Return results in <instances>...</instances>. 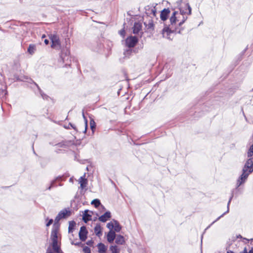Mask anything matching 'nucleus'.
Returning a JSON list of instances; mask_svg holds the SVG:
<instances>
[{
  "mask_svg": "<svg viewBox=\"0 0 253 253\" xmlns=\"http://www.w3.org/2000/svg\"><path fill=\"white\" fill-rule=\"evenodd\" d=\"M177 14H178V11H174L169 18L170 24L166 26L163 29L162 35L164 38L172 40L173 38L171 37V35L172 33H181L182 29L179 28L176 24V22L178 21V17L176 16Z\"/></svg>",
  "mask_w": 253,
  "mask_h": 253,
  "instance_id": "obj_1",
  "label": "nucleus"
},
{
  "mask_svg": "<svg viewBox=\"0 0 253 253\" xmlns=\"http://www.w3.org/2000/svg\"><path fill=\"white\" fill-rule=\"evenodd\" d=\"M58 227H53L51 235L50 240L51 242L49 244V246L47 248H50L55 253H62L61 250L60 243L58 241Z\"/></svg>",
  "mask_w": 253,
  "mask_h": 253,
  "instance_id": "obj_2",
  "label": "nucleus"
},
{
  "mask_svg": "<svg viewBox=\"0 0 253 253\" xmlns=\"http://www.w3.org/2000/svg\"><path fill=\"white\" fill-rule=\"evenodd\" d=\"M51 42V47L57 50L61 49V45L59 37L56 33L50 34L48 35Z\"/></svg>",
  "mask_w": 253,
  "mask_h": 253,
  "instance_id": "obj_3",
  "label": "nucleus"
},
{
  "mask_svg": "<svg viewBox=\"0 0 253 253\" xmlns=\"http://www.w3.org/2000/svg\"><path fill=\"white\" fill-rule=\"evenodd\" d=\"M71 214V211L70 210H67V209H64L62 211H61L56 216L55 219L54 223L53 224V227H55V226L56 227H59V225L58 224L59 221L60 220H61L62 218H65L66 217H68L70 216Z\"/></svg>",
  "mask_w": 253,
  "mask_h": 253,
  "instance_id": "obj_4",
  "label": "nucleus"
},
{
  "mask_svg": "<svg viewBox=\"0 0 253 253\" xmlns=\"http://www.w3.org/2000/svg\"><path fill=\"white\" fill-rule=\"evenodd\" d=\"M61 51L60 55V59L63 63H65L66 66L69 65V62H70L69 56L70 51L69 50V49L67 48H66L65 49L61 48Z\"/></svg>",
  "mask_w": 253,
  "mask_h": 253,
  "instance_id": "obj_5",
  "label": "nucleus"
},
{
  "mask_svg": "<svg viewBox=\"0 0 253 253\" xmlns=\"http://www.w3.org/2000/svg\"><path fill=\"white\" fill-rule=\"evenodd\" d=\"M242 170L249 174L253 172V162L250 158L246 161Z\"/></svg>",
  "mask_w": 253,
  "mask_h": 253,
  "instance_id": "obj_6",
  "label": "nucleus"
},
{
  "mask_svg": "<svg viewBox=\"0 0 253 253\" xmlns=\"http://www.w3.org/2000/svg\"><path fill=\"white\" fill-rule=\"evenodd\" d=\"M138 42V39L136 36H130L125 40L126 46L128 48H132L135 46Z\"/></svg>",
  "mask_w": 253,
  "mask_h": 253,
  "instance_id": "obj_7",
  "label": "nucleus"
},
{
  "mask_svg": "<svg viewBox=\"0 0 253 253\" xmlns=\"http://www.w3.org/2000/svg\"><path fill=\"white\" fill-rule=\"evenodd\" d=\"M249 175V174L245 172V171H243L242 170L241 175L239 177L238 179L237 180L236 184V188H238L241 185L245 183Z\"/></svg>",
  "mask_w": 253,
  "mask_h": 253,
  "instance_id": "obj_8",
  "label": "nucleus"
},
{
  "mask_svg": "<svg viewBox=\"0 0 253 253\" xmlns=\"http://www.w3.org/2000/svg\"><path fill=\"white\" fill-rule=\"evenodd\" d=\"M144 24L146 28L148 30L151 31L153 30L154 29V24L151 16L148 15L146 16Z\"/></svg>",
  "mask_w": 253,
  "mask_h": 253,
  "instance_id": "obj_9",
  "label": "nucleus"
},
{
  "mask_svg": "<svg viewBox=\"0 0 253 253\" xmlns=\"http://www.w3.org/2000/svg\"><path fill=\"white\" fill-rule=\"evenodd\" d=\"M87 234L88 231L86 230L85 226H82L79 233L80 239L82 241H85L87 238Z\"/></svg>",
  "mask_w": 253,
  "mask_h": 253,
  "instance_id": "obj_10",
  "label": "nucleus"
},
{
  "mask_svg": "<svg viewBox=\"0 0 253 253\" xmlns=\"http://www.w3.org/2000/svg\"><path fill=\"white\" fill-rule=\"evenodd\" d=\"M180 11V14L182 16L187 13L188 15H191L192 12V8L188 3H185V8H183L182 7L178 8Z\"/></svg>",
  "mask_w": 253,
  "mask_h": 253,
  "instance_id": "obj_11",
  "label": "nucleus"
},
{
  "mask_svg": "<svg viewBox=\"0 0 253 253\" xmlns=\"http://www.w3.org/2000/svg\"><path fill=\"white\" fill-rule=\"evenodd\" d=\"M170 12V11L169 8H164L163 10H162L160 13V18L161 20L165 21L167 20Z\"/></svg>",
  "mask_w": 253,
  "mask_h": 253,
  "instance_id": "obj_12",
  "label": "nucleus"
},
{
  "mask_svg": "<svg viewBox=\"0 0 253 253\" xmlns=\"http://www.w3.org/2000/svg\"><path fill=\"white\" fill-rule=\"evenodd\" d=\"M33 84H34L37 87L38 92H36V91H35V93L36 94L39 93L40 95H41V96L44 100H48L49 99L52 100V99L49 96H48L47 95L44 94L43 92V91L39 88L38 84L35 82H34L33 81Z\"/></svg>",
  "mask_w": 253,
  "mask_h": 253,
  "instance_id": "obj_13",
  "label": "nucleus"
},
{
  "mask_svg": "<svg viewBox=\"0 0 253 253\" xmlns=\"http://www.w3.org/2000/svg\"><path fill=\"white\" fill-rule=\"evenodd\" d=\"M233 197V190L232 191V193H231V195L229 198V200L228 201V202L227 203V210L226 211H225V212H224L222 215H221L220 216H219L215 220H214V221H213L211 224L209 226V227H210L211 225L212 224H213L214 223H215L216 221H217V220H218L221 217L223 216L226 213H228L229 211V205L231 203V201Z\"/></svg>",
  "mask_w": 253,
  "mask_h": 253,
  "instance_id": "obj_14",
  "label": "nucleus"
},
{
  "mask_svg": "<svg viewBox=\"0 0 253 253\" xmlns=\"http://www.w3.org/2000/svg\"><path fill=\"white\" fill-rule=\"evenodd\" d=\"M111 217V212L109 211H106L103 215L99 216L98 219L102 222H105Z\"/></svg>",
  "mask_w": 253,
  "mask_h": 253,
  "instance_id": "obj_15",
  "label": "nucleus"
},
{
  "mask_svg": "<svg viewBox=\"0 0 253 253\" xmlns=\"http://www.w3.org/2000/svg\"><path fill=\"white\" fill-rule=\"evenodd\" d=\"M63 176H58L56 177L54 180L51 181L50 185L46 188L47 190H50L52 187L56 186L55 185L57 182L62 181Z\"/></svg>",
  "mask_w": 253,
  "mask_h": 253,
  "instance_id": "obj_16",
  "label": "nucleus"
},
{
  "mask_svg": "<svg viewBox=\"0 0 253 253\" xmlns=\"http://www.w3.org/2000/svg\"><path fill=\"white\" fill-rule=\"evenodd\" d=\"M116 235L115 231L113 230H110L107 235V241L109 243H112L115 239Z\"/></svg>",
  "mask_w": 253,
  "mask_h": 253,
  "instance_id": "obj_17",
  "label": "nucleus"
},
{
  "mask_svg": "<svg viewBox=\"0 0 253 253\" xmlns=\"http://www.w3.org/2000/svg\"><path fill=\"white\" fill-rule=\"evenodd\" d=\"M90 211L88 210H86L84 211L83 215V220L85 222L87 223L88 221L91 219V215L88 213Z\"/></svg>",
  "mask_w": 253,
  "mask_h": 253,
  "instance_id": "obj_18",
  "label": "nucleus"
},
{
  "mask_svg": "<svg viewBox=\"0 0 253 253\" xmlns=\"http://www.w3.org/2000/svg\"><path fill=\"white\" fill-rule=\"evenodd\" d=\"M132 29L133 33L137 34L142 30V25L140 23L135 22Z\"/></svg>",
  "mask_w": 253,
  "mask_h": 253,
  "instance_id": "obj_19",
  "label": "nucleus"
},
{
  "mask_svg": "<svg viewBox=\"0 0 253 253\" xmlns=\"http://www.w3.org/2000/svg\"><path fill=\"white\" fill-rule=\"evenodd\" d=\"M98 253H106L107 247L102 243H99L97 245Z\"/></svg>",
  "mask_w": 253,
  "mask_h": 253,
  "instance_id": "obj_20",
  "label": "nucleus"
},
{
  "mask_svg": "<svg viewBox=\"0 0 253 253\" xmlns=\"http://www.w3.org/2000/svg\"><path fill=\"white\" fill-rule=\"evenodd\" d=\"M115 242L118 245H123L125 243V238L124 236L121 235H116L115 238Z\"/></svg>",
  "mask_w": 253,
  "mask_h": 253,
  "instance_id": "obj_21",
  "label": "nucleus"
},
{
  "mask_svg": "<svg viewBox=\"0 0 253 253\" xmlns=\"http://www.w3.org/2000/svg\"><path fill=\"white\" fill-rule=\"evenodd\" d=\"M94 232L95 233V235L98 237H100L102 236V229L101 227V226L100 224H97L96 226L94 227Z\"/></svg>",
  "mask_w": 253,
  "mask_h": 253,
  "instance_id": "obj_22",
  "label": "nucleus"
},
{
  "mask_svg": "<svg viewBox=\"0 0 253 253\" xmlns=\"http://www.w3.org/2000/svg\"><path fill=\"white\" fill-rule=\"evenodd\" d=\"M85 174L83 176H81L80 178V187L82 189L84 188L86 186L87 179L84 178Z\"/></svg>",
  "mask_w": 253,
  "mask_h": 253,
  "instance_id": "obj_23",
  "label": "nucleus"
},
{
  "mask_svg": "<svg viewBox=\"0 0 253 253\" xmlns=\"http://www.w3.org/2000/svg\"><path fill=\"white\" fill-rule=\"evenodd\" d=\"M113 222H114L113 228L114 229V231H115V232H119L122 229L121 226L117 220H113Z\"/></svg>",
  "mask_w": 253,
  "mask_h": 253,
  "instance_id": "obj_24",
  "label": "nucleus"
},
{
  "mask_svg": "<svg viewBox=\"0 0 253 253\" xmlns=\"http://www.w3.org/2000/svg\"><path fill=\"white\" fill-rule=\"evenodd\" d=\"M132 52H136L137 51L135 50L132 49L131 48H129L128 49L125 50L124 54L126 57H129L131 55Z\"/></svg>",
  "mask_w": 253,
  "mask_h": 253,
  "instance_id": "obj_25",
  "label": "nucleus"
},
{
  "mask_svg": "<svg viewBox=\"0 0 253 253\" xmlns=\"http://www.w3.org/2000/svg\"><path fill=\"white\" fill-rule=\"evenodd\" d=\"M76 222L73 220L69 221V227H68L69 233H71V232H73V230L75 226H76Z\"/></svg>",
  "mask_w": 253,
  "mask_h": 253,
  "instance_id": "obj_26",
  "label": "nucleus"
},
{
  "mask_svg": "<svg viewBox=\"0 0 253 253\" xmlns=\"http://www.w3.org/2000/svg\"><path fill=\"white\" fill-rule=\"evenodd\" d=\"M247 157H252L253 156V144L250 146L247 152Z\"/></svg>",
  "mask_w": 253,
  "mask_h": 253,
  "instance_id": "obj_27",
  "label": "nucleus"
},
{
  "mask_svg": "<svg viewBox=\"0 0 253 253\" xmlns=\"http://www.w3.org/2000/svg\"><path fill=\"white\" fill-rule=\"evenodd\" d=\"M110 250L112 253H119L120 250L118 248L117 246H111Z\"/></svg>",
  "mask_w": 253,
  "mask_h": 253,
  "instance_id": "obj_28",
  "label": "nucleus"
},
{
  "mask_svg": "<svg viewBox=\"0 0 253 253\" xmlns=\"http://www.w3.org/2000/svg\"><path fill=\"white\" fill-rule=\"evenodd\" d=\"M91 204L97 208L101 205V203L99 199H95L92 201Z\"/></svg>",
  "mask_w": 253,
  "mask_h": 253,
  "instance_id": "obj_29",
  "label": "nucleus"
},
{
  "mask_svg": "<svg viewBox=\"0 0 253 253\" xmlns=\"http://www.w3.org/2000/svg\"><path fill=\"white\" fill-rule=\"evenodd\" d=\"M90 126L92 131H93L94 129L95 128L96 124L93 119H91L90 121Z\"/></svg>",
  "mask_w": 253,
  "mask_h": 253,
  "instance_id": "obj_30",
  "label": "nucleus"
},
{
  "mask_svg": "<svg viewBox=\"0 0 253 253\" xmlns=\"http://www.w3.org/2000/svg\"><path fill=\"white\" fill-rule=\"evenodd\" d=\"M82 115H83V118L84 119V122H85V130H84V132H85L86 130V129H87V119L86 118V117L84 116V110H83V112H82Z\"/></svg>",
  "mask_w": 253,
  "mask_h": 253,
  "instance_id": "obj_31",
  "label": "nucleus"
},
{
  "mask_svg": "<svg viewBox=\"0 0 253 253\" xmlns=\"http://www.w3.org/2000/svg\"><path fill=\"white\" fill-rule=\"evenodd\" d=\"M83 252L84 253H91L90 249L87 246H83Z\"/></svg>",
  "mask_w": 253,
  "mask_h": 253,
  "instance_id": "obj_32",
  "label": "nucleus"
},
{
  "mask_svg": "<svg viewBox=\"0 0 253 253\" xmlns=\"http://www.w3.org/2000/svg\"><path fill=\"white\" fill-rule=\"evenodd\" d=\"M187 17H185L184 16H183V19L182 20L177 24L178 27H180L182 26V25L185 22V21L187 20Z\"/></svg>",
  "mask_w": 253,
  "mask_h": 253,
  "instance_id": "obj_33",
  "label": "nucleus"
},
{
  "mask_svg": "<svg viewBox=\"0 0 253 253\" xmlns=\"http://www.w3.org/2000/svg\"><path fill=\"white\" fill-rule=\"evenodd\" d=\"M156 9L155 7L152 8L150 10V14H152L154 17H155L156 15Z\"/></svg>",
  "mask_w": 253,
  "mask_h": 253,
  "instance_id": "obj_34",
  "label": "nucleus"
},
{
  "mask_svg": "<svg viewBox=\"0 0 253 253\" xmlns=\"http://www.w3.org/2000/svg\"><path fill=\"white\" fill-rule=\"evenodd\" d=\"M107 227L110 229V230H112V229L114 228V224L112 222H110L107 223Z\"/></svg>",
  "mask_w": 253,
  "mask_h": 253,
  "instance_id": "obj_35",
  "label": "nucleus"
},
{
  "mask_svg": "<svg viewBox=\"0 0 253 253\" xmlns=\"http://www.w3.org/2000/svg\"><path fill=\"white\" fill-rule=\"evenodd\" d=\"M72 244L74 245L75 246H80V247L84 246V244L81 242H76V243H74L73 242H72Z\"/></svg>",
  "mask_w": 253,
  "mask_h": 253,
  "instance_id": "obj_36",
  "label": "nucleus"
},
{
  "mask_svg": "<svg viewBox=\"0 0 253 253\" xmlns=\"http://www.w3.org/2000/svg\"><path fill=\"white\" fill-rule=\"evenodd\" d=\"M86 245L89 246H92L93 244V241L92 240H88L86 243Z\"/></svg>",
  "mask_w": 253,
  "mask_h": 253,
  "instance_id": "obj_37",
  "label": "nucleus"
},
{
  "mask_svg": "<svg viewBox=\"0 0 253 253\" xmlns=\"http://www.w3.org/2000/svg\"><path fill=\"white\" fill-rule=\"evenodd\" d=\"M183 0H178L176 1L177 6L179 7H181V5L182 3Z\"/></svg>",
  "mask_w": 253,
  "mask_h": 253,
  "instance_id": "obj_38",
  "label": "nucleus"
},
{
  "mask_svg": "<svg viewBox=\"0 0 253 253\" xmlns=\"http://www.w3.org/2000/svg\"><path fill=\"white\" fill-rule=\"evenodd\" d=\"M119 33H120L121 36H122V37H124V36L125 35V30L122 29V30H120L119 31Z\"/></svg>",
  "mask_w": 253,
  "mask_h": 253,
  "instance_id": "obj_39",
  "label": "nucleus"
},
{
  "mask_svg": "<svg viewBox=\"0 0 253 253\" xmlns=\"http://www.w3.org/2000/svg\"><path fill=\"white\" fill-rule=\"evenodd\" d=\"M6 94V91L3 89V92L0 91V96L3 97L5 96Z\"/></svg>",
  "mask_w": 253,
  "mask_h": 253,
  "instance_id": "obj_40",
  "label": "nucleus"
},
{
  "mask_svg": "<svg viewBox=\"0 0 253 253\" xmlns=\"http://www.w3.org/2000/svg\"><path fill=\"white\" fill-rule=\"evenodd\" d=\"M53 219H50L48 220V221L46 223V226H50L52 223H53Z\"/></svg>",
  "mask_w": 253,
  "mask_h": 253,
  "instance_id": "obj_41",
  "label": "nucleus"
},
{
  "mask_svg": "<svg viewBox=\"0 0 253 253\" xmlns=\"http://www.w3.org/2000/svg\"><path fill=\"white\" fill-rule=\"evenodd\" d=\"M28 52L31 54H32V44H30L28 48Z\"/></svg>",
  "mask_w": 253,
  "mask_h": 253,
  "instance_id": "obj_42",
  "label": "nucleus"
},
{
  "mask_svg": "<svg viewBox=\"0 0 253 253\" xmlns=\"http://www.w3.org/2000/svg\"><path fill=\"white\" fill-rule=\"evenodd\" d=\"M46 253H54L53 251L50 248H47L46 250Z\"/></svg>",
  "mask_w": 253,
  "mask_h": 253,
  "instance_id": "obj_43",
  "label": "nucleus"
},
{
  "mask_svg": "<svg viewBox=\"0 0 253 253\" xmlns=\"http://www.w3.org/2000/svg\"><path fill=\"white\" fill-rule=\"evenodd\" d=\"M69 126H70V127H72L74 129H75V130H77V128H76V127L75 126V125H74L73 124H71V123H69Z\"/></svg>",
  "mask_w": 253,
  "mask_h": 253,
  "instance_id": "obj_44",
  "label": "nucleus"
},
{
  "mask_svg": "<svg viewBox=\"0 0 253 253\" xmlns=\"http://www.w3.org/2000/svg\"><path fill=\"white\" fill-rule=\"evenodd\" d=\"M44 43H45V44H46V45H47V44H48L49 43V40H47V39H45V40H44Z\"/></svg>",
  "mask_w": 253,
  "mask_h": 253,
  "instance_id": "obj_45",
  "label": "nucleus"
},
{
  "mask_svg": "<svg viewBox=\"0 0 253 253\" xmlns=\"http://www.w3.org/2000/svg\"><path fill=\"white\" fill-rule=\"evenodd\" d=\"M58 147H62L63 146L64 144L61 143H58L57 145H56Z\"/></svg>",
  "mask_w": 253,
  "mask_h": 253,
  "instance_id": "obj_46",
  "label": "nucleus"
},
{
  "mask_svg": "<svg viewBox=\"0 0 253 253\" xmlns=\"http://www.w3.org/2000/svg\"><path fill=\"white\" fill-rule=\"evenodd\" d=\"M241 253H248L247 249L246 248L244 249L243 251Z\"/></svg>",
  "mask_w": 253,
  "mask_h": 253,
  "instance_id": "obj_47",
  "label": "nucleus"
},
{
  "mask_svg": "<svg viewBox=\"0 0 253 253\" xmlns=\"http://www.w3.org/2000/svg\"><path fill=\"white\" fill-rule=\"evenodd\" d=\"M248 253H253V248H252Z\"/></svg>",
  "mask_w": 253,
  "mask_h": 253,
  "instance_id": "obj_48",
  "label": "nucleus"
},
{
  "mask_svg": "<svg viewBox=\"0 0 253 253\" xmlns=\"http://www.w3.org/2000/svg\"><path fill=\"white\" fill-rule=\"evenodd\" d=\"M64 127H65V128H67V129H70V126H69V125L68 126H65Z\"/></svg>",
  "mask_w": 253,
  "mask_h": 253,
  "instance_id": "obj_49",
  "label": "nucleus"
},
{
  "mask_svg": "<svg viewBox=\"0 0 253 253\" xmlns=\"http://www.w3.org/2000/svg\"><path fill=\"white\" fill-rule=\"evenodd\" d=\"M227 253H234L233 251H228L227 252Z\"/></svg>",
  "mask_w": 253,
  "mask_h": 253,
  "instance_id": "obj_50",
  "label": "nucleus"
},
{
  "mask_svg": "<svg viewBox=\"0 0 253 253\" xmlns=\"http://www.w3.org/2000/svg\"><path fill=\"white\" fill-rule=\"evenodd\" d=\"M237 238H242V236L241 235H239L237 236Z\"/></svg>",
  "mask_w": 253,
  "mask_h": 253,
  "instance_id": "obj_51",
  "label": "nucleus"
},
{
  "mask_svg": "<svg viewBox=\"0 0 253 253\" xmlns=\"http://www.w3.org/2000/svg\"><path fill=\"white\" fill-rule=\"evenodd\" d=\"M0 31H1L2 32H4V31L1 29V28L0 27Z\"/></svg>",
  "mask_w": 253,
  "mask_h": 253,
  "instance_id": "obj_52",
  "label": "nucleus"
},
{
  "mask_svg": "<svg viewBox=\"0 0 253 253\" xmlns=\"http://www.w3.org/2000/svg\"><path fill=\"white\" fill-rule=\"evenodd\" d=\"M249 158H250V159L253 161V157H249Z\"/></svg>",
  "mask_w": 253,
  "mask_h": 253,
  "instance_id": "obj_53",
  "label": "nucleus"
},
{
  "mask_svg": "<svg viewBox=\"0 0 253 253\" xmlns=\"http://www.w3.org/2000/svg\"><path fill=\"white\" fill-rule=\"evenodd\" d=\"M0 91H1V92H3V89H0Z\"/></svg>",
  "mask_w": 253,
  "mask_h": 253,
  "instance_id": "obj_54",
  "label": "nucleus"
},
{
  "mask_svg": "<svg viewBox=\"0 0 253 253\" xmlns=\"http://www.w3.org/2000/svg\"><path fill=\"white\" fill-rule=\"evenodd\" d=\"M244 240H248V241H249V239H247V238H244Z\"/></svg>",
  "mask_w": 253,
  "mask_h": 253,
  "instance_id": "obj_55",
  "label": "nucleus"
},
{
  "mask_svg": "<svg viewBox=\"0 0 253 253\" xmlns=\"http://www.w3.org/2000/svg\"><path fill=\"white\" fill-rule=\"evenodd\" d=\"M45 37V36L44 35H43L42 36V38H43Z\"/></svg>",
  "mask_w": 253,
  "mask_h": 253,
  "instance_id": "obj_56",
  "label": "nucleus"
},
{
  "mask_svg": "<svg viewBox=\"0 0 253 253\" xmlns=\"http://www.w3.org/2000/svg\"><path fill=\"white\" fill-rule=\"evenodd\" d=\"M32 49H33V51H34V45H33Z\"/></svg>",
  "mask_w": 253,
  "mask_h": 253,
  "instance_id": "obj_57",
  "label": "nucleus"
},
{
  "mask_svg": "<svg viewBox=\"0 0 253 253\" xmlns=\"http://www.w3.org/2000/svg\"><path fill=\"white\" fill-rule=\"evenodd\" d=\"M59 185L60 186H61L62 185V184H61V183H60V184H59Z\"/></svg>",
  "mask_w": 253,
  "mask_h": 253,
  "instance_id": "obj_58",
  "label": "nucleus"
},
{
  "mask_svg": "<svg viewBox=\"0 0 253 253\" xmlns=\"http://www.w3.org/2000/svg\"><path fill=\"white\" fill-rule=\"evenodd\" d=\"M70 181H72V178H71L70 179Z\"/></svg>",
  "mask_w": 253,
  "mask_h": 253,
  "instance_id": "obj_59",
  "label": "nucleus"
},
{
  "mask_svg": "<svg viewBox=\"0 0 253 253\" xmlns=\"http://www.w3.org/2000/svg\"><path fill=\"white\" fill-rule=\"evenodd\" d=\"M33 150H34L33 149ZM33 152H34V153H35V152H34V151H33Z\"/></svg>",
  "mask_w": 253,
  "mask_h": 253,
  "instance_id": "obj_60",
  "label": "nucleus"
},
{
  "mask_svg": "<svg viewBox=\"0 0 253 253\" xmlns=\"http://www.w3.org/2000/svg\"><path fill=\"white\" fill-rule=\"evenodd\" d=\"M251 240H253V239H252Z\"/></svg>",
  "mask_w": 253,
  "mask_h": 253,
  "instance_id": "obj_61",
  "label": "nucleus"
},
{
  "mask_svg": "<svg viewBox=\"0 0 253 253\" xmlns=\"http://www.w3.org/2000/svg\"><path fill=\"white\" fill-rule=\"evenodd\" d=\"M252 90L253 91V88L252 89Z\"/></svg>",
  "mask_w": 253,
  "mask_h": 253,
  "instance_id": "obj_62",
  "label": "nucleus"
}]
</instances>
